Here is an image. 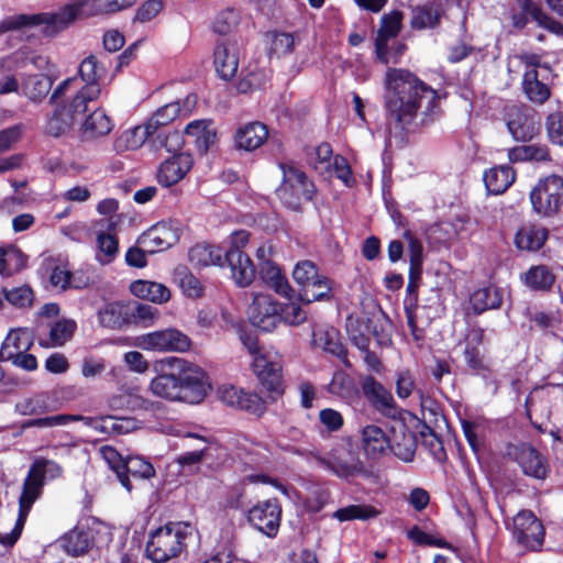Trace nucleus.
I'll list each match as a JSON object with an SVG mask.
<instances>
[{
	"mask_svg": "<svg viewBox=\"0 0 563 563\" xmlns=\"http://www.w3.org/2000/svg\"><path fill=\"white\" fill-rule=\"evenodd\" d=\"M384 106L387 141L397 147L408 144V135L417 128L416 119L422 101L427 100L421 124L432 121L431 113L439 107L438 91L406 68L388 67L385 74Z\"/></svg>",
	"mask_w": 563,
	"mask_h": 563,
	"instance_id": "nucleus-1",
	"label": "nucleus"
},
{
	"mask_svg": "<svg viewBox=\"0 0 563 563\" xmlns=\"http://www.w3.org/2000/svg\"><path fill=\"white\" fill-rule=\"evenodd\" d=\"M157 375L151 380V393L169 401L200 402L209 388L208 376L198 365L168 356L154 364Z\"/></svg>",
	"mask_w": 563,
	"mask_h": 563,
	"instance_id": "nucleus-2",
	"label": "nucleus"
},
{
	"mask_svg": "<svg viewBox=\"0 0 563 563\" xmlns=\"http://www.w3.org/2000/svg\"><path fill=\"white\" fill-rule=\"evenodd\" d=\"M79 15L93 18L104 15V0H76L65 4L59 12L16 14L0 21V35L9 31L43 25V34L54 36L66 29Z\"/></svg>",
	"mask_w": 563,
	"mask_h": 563,
	"instance_id": "nucleus-3",
	"label": "nucleus"
},
{
	"mask_svg": "<svg viewBox=\"0 0 563 563\" xmlns=\"http://www.w3.org/2000/svg\"><path fill=\"white\" fill-rule=\"evenodd\" d=\"M63 468L55 461L38 457L31 464L23 482L22 494L19 498V515L14 528L9 533H0V543L12 547L21 536L27 515L42 493L45 478L55 479L62 476Z\"/></svg>",
	"mask_w": 563,
	"mask_h": 563,
	"instance_id": "nucleus-4",
	"label": "nucleus"
},
{
	"mask_svg": "<svg viewBox=\"0 0 563 563\" xmlns=\"http://www.w3.org/2000/svg\"><path fill=\"white\" fill-rule=\"evenodd\" d=\"M278 167L283 177L275 191L277 198L286 208L301 210L302 203L311 201L316 194L313 181L294 161L279 162Z\"/></svg>",
	"mask_w": 563,
	"mask_h": 563,
	"instance_id": "nucleus-5",
	"label": "nucleus"
},
{
	"mask_svg": "<svg viewBox=\"0 0 563 563\" xmlns=\"http://www.w3.org/2000/svg\"><path fill=\"white\" fill-rule=\"evenodd\" d=\"M192 527L186 522H168L157 528L146 543V555L154 563L167 562L180 554Z\"/></svg>",
	"mask_w": 563,
	"mask_h": 563,
	"instance_id": "nucleus-6",
	"label": "nucleus"
},
{
	"mask_svg": "<svg viewBox=\"0 0 563 563\" xmlns=\"http://www.w3.org/2000/svg\"><path fill=\"white\" fill-rule=\"evenodd\" d=\"M532 210L541 218H555L563 210V177L551 174L540 178L530 191Z\"/></svg>",
	"mask_w": 563,
	"mask_h": 563,
	"instance_id": "nucleus-7",
	"label": "nucleus"
},
{
	"mask_svg": "<svg viewBox=\"0 0 563 563\" xmlns=\"http://www.w3.org/2000/svg\"><path fill=\"white\" fill-rule=\"evenodd\" d=\"M119 201L107 198L97 205V211L107 218L97 220L90 228L82 227L81 231L89 238H95L97 246H119L118 228L120 216H115Z\"/></svg>",
	"mask_w": 563,
	"mask_h": 563,
	"instance_id": "nucleus-8",
	"label": "nucleus"
},
{
	"mask_svg": "<svg viewBox=\"0 0 563 563\" xmlns=\"http://www.w3.org/2000/svg\"><path fill=\"white\" fill-rule=\"evenodd\" d=\"M134 344L145 351L184 353L189 351L191 340L178 329L167 328L139 335Z\"/></svg>",
	"mask_w": 563,
	"mask_h": 563,
	"instance_id": "nucleus-9",
	"label": "nucleus"
},
{
	"mask_svg": "<svg viewBox=\"0 0 563 563\" xmlns=\"http://www.w3.org/2000/svg\"><path fill=\"white\" fill-rule=\"evenodd\" d=\"M511 533L523 551H537L543 544L544 528L530 510H522L512 518Z\"/></svg>",
	"mask_w": 563,
	"mask_h": 563,
	"instance_id": "nucleus-10",
	"label": "nucleus"
},
{
	"mask_svg": "<svg viewBox=\"0 0 563 563\" xmlns=\"http://www.w3.org/2000/svg\"><path fill=\"white\" fill-rule=\"evenodd\" d=\"M508 132L516 142L527 143L540 133L536 112L527 106H511L505 112Z\"/></svg>",
	"mask_w": 563,
	"mask_h": 563,
	"instance_id": "nucleus-11",
	"label": "nucleus"
},
{
	"mask_svg": "<svg viewBox=\"0 0 563 563\" xmlns=\"http://www.w3.org/2000/svg\"><path fill=\"white\" fill-rule=\"evenodd\" d=\"M279 308L280 303L271 295L253 292L247 307V318L254 327L271 332L280 323Z\"/></svg>",
	"mask_w": 563,
	"mask_h": 563,
	"instance_id": "nucleus-12",
	"label": "nucleus"
},
{
	"mask_svg": "<svg viewBox=\"0 0 563 563\" xmlns=\"http://www.w3.org/2000/svg\"><path fill=\"white\" fill-rule=\"evenodd\" d=\"M282 518V507L277 499L258 501L247 514L249 522L263 534L272 538L277 534Z\"/></svg>",
	"mask_w": 563,
	"mask_h": 563,
	"instance_id": "nucleus-13",
	"label": "nucleus"
},
{
	"mask_svg": "<svg viewBox=\"0 0 563 563\" xmlns=\"http://www.w3.org/2000/svg\"><path fill=\"white\" fill-rule=\"evenodd\" d=\"M253 368L263 384L268 390L278 391L282 386V356L272 351L258 354L253 360Z\"/></svg>",
	"mask_w": 563,
	"mask_h": 563,
	"instance_id": "nucleus-14",
	"label": "nucleus"
},
{
	"mask_svg": "<svg viewBox=\"0 0 563 563\" xmlns=\"http://www.w3.org/2000/svg\"><path fill=\"white\" fill-rule=\"evenodd\" d=\"M180 112L181 108L178 101L169 102L158 108L144 125L136 126L134 129L133 134L139 139L135 146L146 142L148 135L170 129L169 124L180 114Z\"/></svg>",
	"mask_w": 563,
	"mask_h": 563,
	"instance_id": "nucleus-15",
	"label": "nucleus"
},
{
	"mask_svg": "<svg viewBox=\"0 0 563 563\" xmlns=\"http://www.w3.org/2000/svg\"><path fill=\"white\" fill-rule=\"evenodd\" d=\"M319 463L340 477H349L363 470L358 457L344 445L331 450L327 457L319 459Z\"/></svg>",
	"mask_w": 563,
	"mask_h": 563,
	"instance_id": "nucleus-16",
	"label": "nucleus"
},
{
	"mask_svg": "<svg viewBox=\"0 0 563 563\" xmlns=\"http://www.w3.org/2000/svg\"><path fill=\"white\" fill-rule=\"evenodd\" d=\"M224 266L231 271V277L239 287L250 286L256 276V268L243 249H227L224 255Z\"/></svg>",
	"mask_w": 563,
	"mask_h": 563,
	"instance_id": "nucleus-17",
	"label": "nucleus"
},
{
	"mask_svg": "<svg viewBox=\"0 0 563 563\" xmlns=\"http://www.w3.org/2000/svg\"><path fill=\"white\" fill-rule=\"evenodd\" d=\"M511 454L525 475L537 479H544L548 476L550 466L545 457L532 445L520 444L514 449Z\"/></svg>",
	"mask_w": 563,
	"mask_h": 563,
	"instance_id": "nucleus-18",
	"label": "nucleus"
},
{
	"mask_svg": "<svg viewBox=\"0 0 563 563\" xmlns=\"http://www.w3.org/2000/svg\"><path fill=\"white\" fill-rule=\"evenodd\" d=\"M483 340L484 330L482 328H472L467 331L463 342V354L467 366L481 375H485L490 369L489 362L481 350Z\"/></svg>",
	"mask_w": 563,
	"mask_h": 563,
	"instance_id": "nucleus-19",
	"label": "nucleus"
},
{
	"mask_svg": "<svg viewBox=\"0 0 563 563\" xmlns=\"http://www.w3.org/2000/svg\"><path fill=\"white\" fill-rule=\"evenodd\" d=\"M364 396L371 405L387 417H395L397 407L395 399L389 390H387L373 376H366L361 383Z\"/></svg>",
	"mask_w": 563,
	"mask_h": 563,
	"instance_id": "nucleus-20",
	"label": "nucleus"
},
{
	"mask_svg": "<svg viewBox=\"0 0 563 563\" xmlns=\"http://www.w3.org/2000/svg\"><path fill=\"white\" fill-rule=\"evenodd\" d=\"M194 158L189 153L174 154L165 159L158 169V183L165 187H170L179 183L191 169Z\"/></svg>",
	"mask_w": 563,
	"mask_h": 563,
	"instance_id": "nucleus-21",
	"label": "nucleus"
},
{
	"mask_svg": "<svg viewBox=\"0 0 563 563\" xmlns=\"http://www.w3.org/2000/svg\"><path fill=\"white\" fill-rule=\"evenodd\" d=\"M550 74L540 70H525L521 89L526 98L538 106L544 104L551 97Z\"/></svg>",
	"mask_w": 563,
	"mask_h": 563,
	"instance_id": "nucleus-22",
	"label": "nucleus"
},
{
	"mask_svg": "<svg viewBox=\"0 0 563 563\" xmlns=\"http://www.w3.org/2000/svg\"><path fill=\"white\" fill-rule=\"evenodd\" d=\"M180 229L172 222L159 221L143 232L134 246H175L180 239Z\"/></svg>",
	"mask_w": 563,
	"mask_h": 563,
	"instance_id": "nucleus-23",
	"label": "nucleus"
},
{
	"mask_svg": "<svg viewBox=\"0 0 563 563\" xmlns=\"http://www.w3.org/2000/svg\"><path fill=\"white\" fill-rule=\"evenodd\" d=\"M213 65L221 79L231 80L239 67V56L234 45L228 41L217 42L213 49Z\"/></svg>",
	"mask_w": 563,
	"mask_h": 563,
	"instance_id": "nucleus-24",
	"label": "nucleus"
},
{
	"mask_svg": "<svg viewBox=\"0 0 563 563\" xmlns=\"http://www.w3.org/2000/svg\"><path fill=\"white\" fill-rule=\"evenodd\" d=\"M107 73V67L92 54L85 57L78 67V75L85 82L82 87L90 90L92 96H100Z\"/></svg>",
	"mask_w": 563,
	"mask_h": 563,
	"instance_id": "nucleus-25",
	"label": "nucleus"
},
{
	"mask_svg": "<svg viewBox=\"0 0 563 563\" xmlns=\"http://www.w3.org/2000/svg\"><path fill=\"white\" fill-rule=\"evenodd\" d=\"M33 333L26 328L11 330L0 347V360L10 361L14 356L27 352L33 345Z\"/></svg>",
	"mask_w": 563,
	"mask_h": 563,
	"instance_id": "nucleus-26",
	"label": "nucleus"
},
{
	"mask_svg": "<svg viewBox=\"0 0 563 563\" xmlns=\"http://www.w3.org/2000/svg\"><path fill=\"white\" fill-rule=\"evenodd\" d=\"M404 13L400 10H391L384 13L380 18L379 29L374 41V48H376L379 57L383 56L385 42L396 38L402 29Z\"/></svg>",
	"mask_w": 563,
	"mask_h": 563,
	"instance_id": "nucleus-27",
	"label": "nucleus"
},
{
	"mask_svg": "<svg viewBox=\"0 0 563 563\" xmlns=\"http://www.w3.org/2000/svg\"><path fill=\"white\" fill-rule=\"evenodd\" d=\"M362 446L368 457L378 459L389 450L390 439L380 427L368 424L362 430Z\"/></svg>",
	"mask_w": 563,
	"mask_h": 563,
	"instance_id": "nucleus-28",
	"label": "nucleus"
},
{
	"mask_svg": "<svg viewBox=\"0 0 563 563\" xmlns=\"http://www.w3.org/2000/svg\"><path fill=\"white\" fill-rule=\"evenodd\" d=\"M417 449L416 434L410 431L405 424H399L393 429V438L390 439L391 451L398 459L404 462H411L413 460Z\"/></svg>",
	"mask_w": 563,
	"mask_h": 563,
	"instance_id": "nucleus-29",
	"label": "nucleus"
},
{
	"mask_svg": "<svg viewBox=\"0 0 563 563\" xmlns=\"http://www.w3.org/2000/svg\"><path fill=\"white\" fill-rule=\"evenodd\" d=\"M267 137V126L262 122L255 121L238 129L235 143L239 148L252 152L261 147Z\"/></svg>",
	"mask_w": 563,
	"mask_h": 563,
	"instance_id": "nucleus-30",
	"label": "nucleus"
},
{
	"mask_svg": "<svg viewBox=\"0 0 563 563\" xmlns=\"http://www.w3.org/2000/svg\"><path fill=\"white\" fill-rule=\"evenodd\" d=\"M515 179L516 170L508 164L492 167L483 175L485 187L492 195L504 194Z\"/></svg>",
	"mask_w": 563,
	"mask_h": 563,
	"instance_id": "nucleus-31",
	"label": "nucleus"
},
{
	"mask_svg": "<svg viewBox=\"0 0 563 563\" xmlns=\"http://www.w3.org/2000/svg\"><path fill=\"white\" fill-rule=\"evenodd\" d=\"M510 163H550L552 161L550 148L547 144L517 145L508 150Z\"/></svg>",
	"mask_w": 563,
	"mask_h": 563,
	"instance_id": "nucleus-32",
	"label": "nucleus"
},
{
	"mask_svg": "<svg viewBox=\"0 0 563 563\" xmlns=\"http://www.w3.org/2000/svg\"><path fill=\"white\" fill-rule=\"evenodd\" d=\"M260 275L263 282L278 295L287 299H292L294 289L274 262L265 260L260 266Z\"/></svg>",
	"mask_w": 563,
	"mask_h": 563,
	"instance_id": "nucleus-33",
	"label": "nucleus"
},
{
	"mask_svg": "<svg viewBox=\"0 0 563 563\" xmlns=\"http://www.w3.org/2000/svg\"><path fill=\"white\" fill-rule=\"evenodd\" d=\"M130 290L135 297L157 305L168 302L172 297L170 290L164 284L151 280H134L130 285Z\"/></svg>",
	"mask_w": 563,
	"mask_h": 563,
	"instance_id": "nucleus-34",
	"label": "nucleus"
},
{
	"mask_svg": "<svg viewBox=\"0 0 563 563\" xmlns=\"http://www.w3.org/2000/svg\"><path fill=\"white\" fill-rule=\"evenodd\" d=\"M131 306L122 302H108L98 311L99 323L109 329H120L130 323Z\"/></svg>",
	"mask_w": 563,
	"mask_h": 563,
	"instance_id": "nucleus-35",
	"label": "nucleus"
},
{
	"mask_svg": "<svg viewBox=\"0 0 563 563\" xmlns=\"http://www.w3.org/2000/svg\"><path fill=\"white\" fill-rule=\"evenodd\" d=\"M62 548L73 556H80L88 553L92 545V532L76 527L66 533L60 540Z\"/></svg>",
	"mask_w": 563,
	"mask_h": 563,
	"instance_id": "nucleus-36",
	"label": "nucleus"
},
{
	"mask_svg": "<svg viewBox=\"0 0 563 563\" xmlns=\"http://www.w3.org/2000/svg\"><path fill=\"white\" fill-rule=\"evenodd\" d=\"M333 282L323 275H319L309 287L302 289L298 299L305 305L313 301H324L332 298Z\"/></svg>",
	"mask_w": 563,
	"mask_h": 563,
	"instance_id": "nucleus-37",
	"label": "nucleus"
},
{
	"mask_svg": "<svg viewBox=\"0 0 563 563\" xmlns=\"http://www.w3.org/2000/svg\"><path fill=\"white\" fill-rule=\"evenodd\" d=\"M549 238V230L540 224L526 223L516 232L515 246H544Z\"/></svg>",
	"mask_w": 563,
	"mask_h": 563,
	"instance_id": "nucleus-38",
	"label": "nucleus"
},
{
	"mask_svg": "<svg viewBox=\"0 0 563 563\" xmlns=\"http://www.w3.org/2000/svg\"><path fill=\"white\" fill-rule=\"evenodd\" d=\"M146 141L156 151L164 148L173 155L183 153L184 135L176 129H168L154 133L153 135H148Z\"/></svg>",
	"mask_w": 563,
	"mask_h": 563,
	"instance_id": "nucleus-39",
	"label": "nucleus"
},
{
	"mask_svg": "<svg viewBox=\"0 0 563 563\" xmlns=\"http://www.w3.org/2000/svg\"><path fill=\"white\" fill-rule=\"evenodd\" d=\"M473 311L479 314L489 309H497L503 303V296L495 287H483L475 290L470 297Z\"/></svg>",
	"mask_w": 563,
	"mask_h": 563,
	"instance_id": "nucleus-40",
	"label": "nucleus"
},
{
	"mask_svg": "<svg viewBox=\"0 0 563 563\" xmlns=\"http://www.w3.org/2000/svg\"><path fill=\"white\" fill-rule=\"evenodd\" d=\"M173 282L179 286L183 294L188 298L197 299L203 295L201 283L185 265L175 267Z\"/></svg>",
	"mask_w": 563,
	"mask_h": 563,
	"instance_id": "nucleus-41",
	"label": "nucleus"
},
{
	"mask_svg": "<svg viewBox=\"0 0 563 563\" xmlns=\"http://www.w3.org/2000/svg\"><path fill=\"white\" fill-rule=\"evenodd\" d=\"M76 330V322L68 319H62L49 327L48 336L42 339L40 344L44 347H58L68 342Z\"/></svg>",
	"mask_w": 563,
	"mask_h": 563,
	"instance_id": "nucleus-42",
	"label": "nucleus"
},
{
	"mask_svg": "<svg viewBox=\"0 0 563 563\" xmlns=\"http://www.w3.org/2000/svg\"><path fill=\"white\" fill-rule=\"evenodd\" d=\"M457 235V230L451 221H438L426 230L428 246H446Z\"/></svg>",
	"mask_w": 563,
	"mask_h": 563,
	"instance_id": "nucleus-43",
	"label": "nucleus"
},
{
	"mask_svg": "<svg viewBox=\"0 0 563 563\" xmlns=\"http://www.w3.org/2000/svg\"><path fill=\"white\" fill-rule=\"evenodd\" d=\"M113 129L112 120L107 115L103 109H96L85 120L82 133L86 137L103 136Z\"/></svg>",
	"mask_w": 563,
	"mask_h": 563,
	"instance_id": "nucleus-44",
	"label": "nucleus"
},
{
	"mask_svg": "<svg viewBox=\"0 0 563 563\" xmlns=\"http://www.w3.org/2000/svg\"><path fill=\"white\" fill-rule=\"evenodd\" d=\"M44 265L46 266V269H52L49 283L53 288L58 290H66L67 288L79 287L73 282V274L68 268L67 263H56L54 258L45 257Z\"/></svg>",
	"mask_w": 563,
	"mask_h": 563,
	"instance_id": "nucleus-45",
	"label": "nucleus"
},
{
	"mask_svg": "<svg viewBox=\"0 0 563 563\" xmlns=\"http://www.w3.org/2000/svg\"><path fill=\"white\" fill-rule=\"evenodd\" d=\"M53 81L51 77L36 74L29 76L23 85V93L33 102H41L52 89Z\"/></svg>",
	"mask_w": 563,
	"mask_h": 563,
	"instance_id": "nucleus-46",
	"label": "nucleus"
},
{
	"mask_svg": "<svg viewBox=\"0 0 563 563\" xmlns=\"http://www.w3.org/2000/svg\"><path fill=\"white\" fill-rule=\"evenodd\" d=\"M227 249H189V262L198 268L207 266L224 267Z\"/></svg>",
	"mask_w": 563,
	"mask_h": 563,
	"instance_id": "nucleus-47",
	"label": "nucleus"
},
{
	"mask_svg": "<svg viewBox=\"0 0 563 563\" xmlns=\"http://www.w3.org/2000/svg\"><path fill=\"white\" fill-rule=\"evenodd\" d=\"M313 342L317 346L321 347L325 352H329L341 358L345 365H350L346 358V350L344 345L338 340V333L335 330L331 329L313 332Z\"/></svg>",
	"mask_w": 563,
	"mask_h": 563,
	"instance_id": "nucleus-48",
	"label": "nucleus"
},
{
	"mask_svg": "<svg viewBox=\"0 0 563 563\" xmlns=\"http://www.w3.org/2000/svg\"><path fill=\"white\" fill-rule=\"evenodd\" d=\"M75 421H84L87 426H95L96 421L93 418L90 417H84L80 415H55L44 418H36L31 419L25 422V427L27 428H55V427H62L66 426L70 422Z\"/></svg>",
	"mask_w": 563,
	"mask_h": 563,
	"instance_id": "nucleus-49",
	"label": "nucleus"
},
{
	"mask_svg": "<svg viewBox=\"0 0 563 563\" xmlns=\"http://www.w3.org/2000/svg\"><path fill=\"white\" fill-rule=\"evenodd\" d=\"M440 22V12L431 5H417L411 10L409 24L413 30L435 29Z\"/></svg>",
	"mask_w": 563,
	"mask_h": 563,
	"instance_id": "nucleus-50",
	"label": "nucleus"
},
{
	"mask_svg": "<svg viewBox=\"0 0 563 563\" xmlns=\"http://www.w3.org/2000/svg\"><path fill=\"white\" fill-rule=\"evenodd\" d=\"M269 77L262 68L255 67L247 70L236 82V90L239 93H251L253 91L265 90Z\"/></svg>",
	"mask_w": 563,
	"mask_h": 563,
	"instance_id": "nucleus-51",
	"label": "nucleus"
},
{
	"mask_svg": "<svg viewBox=\"0 0 563 563\" xmlns=\"http://www.w3.org/2000/svg\"><path fill=\"white\" fill-rule=\"evenodd\" d=\"M73 123L71 114L63 107H58L47 118L44 132L49 136L59 137L70 130Z\"/></svg>",
	"mask_w": 563,
	"mask_h": 563,
	"instance_id": "nucleus-52",
	"label": "nucleus"
},
{
	"mask_svg": "<svg viewBox=\"0 0 563 563\" xmlns=\"http://www.w3.org/2000/svg\"><path fill=\"white\" fill-rule=\"evenodd\" d=\"M27 257L21 249H0V274L4 276L20 272L26 265Z\"/></svg>",
	"mask_w": 563,
	"mask_h": 563,
	"instance_id": "nucleus-53",
	"label": "nucleus"
},
{
	"mask_svg": "<svg viewBox=\"0 0 563 563\" xmlns=\"http://www.w3.org/2000/svg\"><path fill=\"white\" fill-rule=\"evenodd\" d=\"M327 390L342 399H352L356 395V386L353 378L343 371H338L333 374L331 382L327 385Z\"/></svg>",
	"mask_w": 563,
	"mask_h": 563,
	"instance_id": "nucleus-54",
	"label": "nucleus"
},
{
	"mask_svg": "<svg viewBox=\"0 0 563 563\" xmlns=\"http://www.w3.org/2000/svg\"><path fill=\"white\" fill-rule=\"evenodd\" d=\"M100 454L103 461L110 466V468L117 474V477L121 485L126 489H132V484L130 478L124 474L123 468L125 464V459H123L120 453L110 445H103L100 449Z\"/></svg>",
	"mask_w": 563,
	"mask_h": 563,
	"instance_id": "nucleus-55",
	"label": "nucleus"
},
{
	"mask_svg": "<svg viewBox=\"0 0 563 563\" xmlns=\"http://www.w3.org/2000/svg\"><path fill=\"white\" fill-rule=\"evenodd\" d=\"M554 280V275L544 265L532 266L525 274V284L532 290H549Z\"/></svg>",
	"mask_w": 563,
	"mask_h": 563,
	"instance_id": "nucleus-56",
	"label": "nucleus"
},
{
	"mask_svg": "<svg viewBox=\"0 0 563 563\" xmlns=\"http://www.w3.org/2000/svg\"><path fill=\"white\" fill-rule=\"evenodd\" d=\"M268 35L271 36V55H275L279 58L294 52L296 46V38L294 33L272 31L268 33Z\"/></svg>",
	"mask_w": 563,
	"mask_h": 563,
	"instance_id": "nucleus-57",
	"label": "nucleus"
},
{
	"mask_svg": "<svg viewBox=\"0 0 563 563\" xmlns=\"http://www.w3.org/2000/svg\"><path fill=\"white\" fill-rule=\"evenodd\" d=\"M124 474L129 477L150 479L155 476V468L152 463L142 456H129L125 459L123 468Z\"/></svg>",
	"mask_w": 563,
	"mask_h": 563,
	"instance_id": "nucleus-58",
	"label": "nucleus"
},
{
	"mask_svg": "<svg viewBox=\"0 0 563 563\" xmlns=\"http://www.w3.org/2000/svg\"><path fill=\"white\" fill-rule=\"evenodd\" d=\"M545 132L549 141L563 147V109L559 108L545 117Z\"/></svg>",
	"mask_w": 563,
	"mask_h": 563,
	"instance_id": "nucleus-59",
	"label": "nucleus"
},
{
	"mask_svg": "<svg viewBox=\"0 0 563 563\" xmlns=\"http://www.w3.org/2000/svg\"><path fill=\"white\" fill-rule=\"evenodd\" d=\"M378 515V511L366 505H350L344 508L338 509L333 517L339 521H347L353 519H369Z\"/></svg>",
	"mask_w": 563,
	"mask_h": 563,
	"instance_id": "nucleus-60",
	"label": "nucleus"
},
{
	"mask_svg": "<svg viewBox=\"0 0 563 563\" xmlns=\"http://www.w3.org/2000/svg\"><path fill=\"white\" fill-rule=\"evenodd\" d=\"M517 4L520 7V11L512 10L510 12V21L514 29L521 31L529 22L528 16L534 21L533 10L534 8H540V5L533 0H517Z\"/></svg>",
	"mask_w": 563,
	"mask_h": 563,
	"instance_id": "nucleus-61",
	"label": "nucleus"
},
{
	"mask_svg": "<svg viewBox=\"0 0 563 563\" xmlns=\"http://www.w3.org/2000/svg\"><path fill=\"white\" fill-rule=\"evenodd\" d=\"M240 22V14L233 8L219 12L212 23V29L220 35L229 34Z\"/></svg>",
	"mask_w": 563,
	"mask_h": 563,
	"instance_id": "nucleus-62",
	"label": "nucleus"
},
{
	"mask_svg": "<svg viewBox=\"0 0 563 563\" xmlns=\"http://www.w3.org/2000/svg\"><path fill=\"white\" fill-rule=\"evenodd\" d=\"M366 325L364 322L349 317L346 319V331L351 342L361 351H367L369 345V339L366 335L364 329Z\"/></svg>",
	"mask_w": 563,
	"mask_h": 563,
	"instance_id": "nucleus-63",
	"label": "nucleus"
},
{
	"mask_svg": "<svg viewBox=\"0 0 563 563\" xmlns=\"http://www.w3.org/2000/svg\"><path fill=\"white\" fill-rule=\"evenodd\" d=\"M280 322L288 325H300L307 320V312L297 302L280 303Z\"/></svg>",
	"mask_w": 563,
	"mask_h": 563,
	"instance_id": "nucleus-64",
	"label": "nucleus"
}]
</instances>
